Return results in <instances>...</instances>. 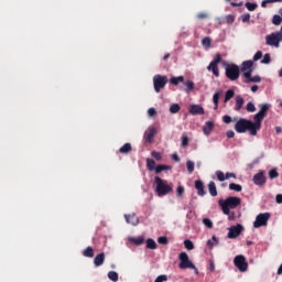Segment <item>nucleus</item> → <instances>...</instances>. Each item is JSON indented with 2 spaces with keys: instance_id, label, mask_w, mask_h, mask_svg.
Returning <instances> with one entry per match:
<instances>
[{
  "instance_id": "41",
  "label": "nucleus",
  "mask_w": 282,
  "mask_h": 282,
  "mask_svg": "<svg viewBox=\"0 0 282 282\" xmlns=\"http://www.w3.org/2000/svg\"><path fill=\"white\" fill-rule=\"evenodd\" d=\"M269 177L270 180H276V177H279V171H276V167L269 171Z\"/></svg>"
},
{
  "instance_id": "3",
  "label": "nucleus",
  "mask_w": 282,
  "mask_h": 282,
  "mask_svg": "<svg viewBox=\"0 0 282 282\" xmlns=\"http://www.w3.org/2000/svg\"><path fill=\"white\" fill-rule=\"evenodd\" d=\"M224 215H230V209H235L241 206V199L237 196H229L226 199H220L218 202Z\"/></svg>"
},
{
  "instance_id": "37",
  "label": "nucleus",
  "mask_w": 282,
  "mask_h": 282,
  "mask_svg": "<svg viewBox=\"0 0 282 282\" xmlns=\"http://www.w3.org/2000/svg\"><path fill=\"white\" fill-rule=\"evenodd\" d=\"M131 151V143H126L119 149V153H129Z\"/></svg>"
},
{
  "instance_id": "39",
  "label": "nucleus",
  "mask_w": 282,
  "mask_h": 282,
  "mask_svg": "<svg viewBox=\"0 0 282 282\" xmlns=\"http://www.w3.org/2000/svg\"><path fill=\"white\" fill-rule=\"evenodd\" d=\"M180 109V104H172L170 106V113H178Z\"/></svg>"
},
{
  "instance_id": "10",
  "label": "nucleus",
  "mask_w": 282,
  "mask_h": 282,
  "mask_svg": "<svg viewBox=\"0 0 282 282\" xmlns=\"http://www.w3.org/2000/svg\"><path fill=\"white\" fill-rule=\"evenodd\" d=\"M271 214L270 213H262L256 217L253 221V228H261L263 226H268V221H270Z\"/></svg>"
},
{
  "instance_id": "29",
  "label": "nucleus",
  "mask_w": 282,
  "mask_h": 282,
  "mask_svg": "<svg viewBox=\"0 0 282 282\" xmlns=\"http://www.w3.org/2000/svg\"><path fill=\"white\" fill-rule=\"evenodd\" d=\"M229 191H235L236 193H241V191H243V187L239 184L230 183Z\"/></svg>"
},
{
  "instance_id": "43",
  "label": "nucleus",
  "mask_w": 282,
  "mask_h": 282,
  "mask_svg": "<svg viewBox=\"0 0 282 282\" xmlns=\"http://www.w3.org/2000/svg\"><path fill=\"white\" fill-rule=\"evenodd\" d=\"M261 63L263 65H270V63H272V59L270 57V53L264 54L263 58L261 59Z\"/></svg>"
},
{
  "instance_id": "46",
  "label": "nucleus",
  "mask_w": 282,
  "mask_h": 282,
  "mask_svg": "<svg viewBox=\"0 0 282 282\" xmlns=\"http://www.w3.org/2000/svg\"><path fill=\"white\" fill-rule=\"evenodd\" d=\"M245 83L250 84V83H261V76L256 75L251 77L249 80H245Z\"/></svg>"
},
{
  "instance_id": "30",
  "label": "nucleus",
  "mask_w": 282,
  "mask_h": 282,
  "mask_svg": "<svg viewBox=\"0 0 282 282\" xmlns=\"http://www.w3.org/2000/svg\"><path fill=\"white\" fill-rule=\"evenodd\" d=\"M219 96H220V93L219 91H216L213 96V102H214V109L217 110L219 109Z\"/></svg>"
},
{
  "instance_id": "13",
  "label": "nucleus",
  "mask_w": 282,
  "mask_h": 282,
  "mask_svg": "<svg viewBox=\"0 0 282 282\" xmlns=\"http://www.w3.org/2000/svg\"><path fill=\"white\" fill-rule=\"evenodd\" d=\"M253 184H256V186H264L267 178H265V173H263V171L258 172L257 174L253 175Z\"/></svg>"
},
{
  "instance_id": "5",
  "label": "nucleus",
  "mask_w": 282,
  "mask_h": 282,
  "mask_svg": "<svg viewBox=\"0 0 282 282\" xmlns=\"http://www.w3.org/2000/svg\"><path fill=\"white\" fill-rule=\"evenodd\" d=\"M178 268L181 270H194L195 274H199V270H197V267H195V263H193V261H191V259L188 258V253L186 252H181L178 256Z\"/></svg>"
},
{
  "instance_id": "49",
  "label": "nucleus",
  "mask_w": 282,
  "mask_h": 282,
  "mask_svg": "<svg viewBox=\"0 0 282 282\" xmlns=\"http://www.w3.org/2000/svg\"><path fill=\"white\" fill-rule=\"evenodd\" d=\"M226 23L228 25H232L235 23V15H232V14L226 15Z\"/></svg>"
},
{
  "instance_id": "35",
  "label": "nucleus",
  "mask_w": 282,
  "mask_h": 282,
  "mask_svg": "<svg viewBox=\"0 0 282 282\" xmlns=\"http://www.w3.org/2000/svg\"><path fill=\"white\" fill-rule=\"evenodd\" d=\"M231 98H235V90L229 89L225 94V102H228Z\"/></svg>"
},
{
  "instance_id": "59",
  "label": "nucleus",
  "mask_w": 282,
  "mask_h": 282,
  "mask_svg": "<svg viewBox=\"0 0 282 282\" xmlns=\"http://www.w3.org/2000/svg\"><path fill=\"white\" fill-rule=\"evenodd\" d=\"M230 177H234V180H236L237 178V174L227 172L225 174V180H230Z\"/></svg>"
},
{
  "instance_id": "8",
  "label": "nucleus",
  "mask_w": 282,
  "mask_h": 282,
  "mask_svg": "<svg viewBox=\"0 0 282 282\" xmlns=\"http://www.w3.org/2000/svg\"><path fill=\"white\" fill-rule=\"evenodd\" d=\"M169 83V77L162 75H154L153 77V87L156 94H160L166 84Z\"/></svg>"
},
{
  "instance_id": "14",
  "label": "nucleus",
  "mask_w": 282,
  "mask_h": 282,
  "mask_svg": "<svg viewBox=\"0 0 282 282\" xmlns=\"http://www.w3.org/2000/svg\"><path fill=\"white\" fill-rule=\"evenodd\" d=\"M155 133H158V131L155 130L154 127H149L144 134H143V140L144 142L151 143L153 142V138H155Z\"/></svg>"
},
{
  "instance_id": "63",
  "label": "nucleus",
  "mask_w": 282,
  "mask_h": 282,
  "mask_svg": "<svg viewBox=\"0 0 282 282\" xmlns=\"http://www.w3.org/2000/svg\"><path fill=\"white\" fill-rule=\"evenodd\" d=\"M275 202H276V204H281L282 203V194H278L275 196Z\"/></svg>"
},
{
  "instance_id": "54",
  "label": "nucleus",
  "mask_w": 282,
  "mask_h": 282,
  "mask_svg": "<svg viewBox=\"0 0 282 282\" xmlns=\"http://www.w3.org/2000/svg\"><path fill=\"white\" fill-rule=\"evenodd\" d=\"M164 281H169V276H166V274H162V275H159L154 282H164Z\"/></svg>"
},
{
  "instance_id": "61",
  "label": "nucleus",
  "mask_w": 282,
  "mask_h": 282,
  "mask_svg": "<svg viewBox=\"0 0 282 282\" xmlns=\"http://www.w3.org/2000/svg\"><path fill=\"white\" fill-rule=\"evenodd\" d=\"M225 215H228L229 221H234V219H235V212L230 213V209H229V214H225Z\"/></svg>"
},
{
  "instance_id": "62",
  "label": "nucleus",
  "mask_w": 282,
  "mask_h": 282,
  "mask_svg": "<svg viewBox=\"0 0 282 282\" xmlns=\"http://www.w3.org/2000/svg\"><path fill=\"white\" fill-rule=\"evenodd\" d=\"M226 135H227V138H235V131L228 130V131L226 132Z\"/></svg>"
},
{
  "instance_id": "58",
  "label": "nucleus",
  "mask_w": 282,
  "mask_h": 282,
  "mask_svg": "<svg viewBox=\"0 0 282 282\" xmlns=\"http://www.w3.org/2000/svg\"><path fill=\"white\" fill-rule=\"evenodd\" d=\"M155 113H158V111L155 110V108H149L148 109V116L150 118H153V116H155Z\"/></svg>"
},
{
  "instance_id": "47",
  "label": "nucleus",
  "mask_w": 282,
  "mask_h": 282,
  "mask_svg": "<svg viewBox=\"0 0 282 282\" xmlns=\"http://www.w3.org/2000/svg\"><path fill=\"white\" fill-rule=\"evenodd\" d=\"M242 76L246 78L245 80H250L252 78V68L249 70H243Z\"/></svg>"
},
{
  "instance_id": "56",
  "label": "nucleus",
  "mask_w": 282,
  "mask_h": 282,
  "mask_svg": "<svg viewBox=\"0 0 282 282\" xmlns=\"http://www.w3.org/2000/svg\"><path fill=\"white\" fill-rule=\"evenodd\" d=\"M176 195H177V197H182V195H184V186L180 185L176 188Z\"/></svg>"
},
{
  "instance_id": "60",
  "label": "nucleus",
  "mask_w": 282,
  "mask_h": 282,
  "mask_svg": "<svg viewBox=\"0 0 282 282\" xmlns=\"http://www.w3.org/2000/svg\"><path fill=\"white\" fill-rule=\"evenodd\" d=\"M209 271L215 272V261L214 260H209Z\"/></svg>"
},
{
  "instance_id": "25",
  "label": "nucleus",
  "mask_w": 282,
  "mask_h": 282,
  "mask_svg": "<svg viewBox=\"0 0 282 282\" xmlns=\"http://www.w3.org/2000/svg\"><path fill=\"white\" fill-rule=\"evenodd\" d=\"M145 243H147L148 250H156L158 249V243L155 242V240H153V238H148L145 240Z\"/></svg>"
},
{
  "instance_id": "45",
  "label": "nucleus",
  "mask_w": 282,
  "mask_h": 282,
  "mask_svg": "<svg viewBox=\"0 0 282 282\" xmlns=\"http://www.w3.org/2000/svg\"><path fill=\"white\" fill-rule=\"evenodd\" d=\"M216 177L218 182H226V174L221 171H216Z\"/></svg>"
},
{
  "instance_id": "7",
  "label": "nucleus",
  "mask_w": 282,
  "mask_h": 282,
  "mask_svg": "<svg viewBox=\"0 0 282 282\" xmlns=\"http://www.w3.org/2000/svg\"><path fill=\"white\" fill-rule=\"evenodd\" d=\"M280 43H282V25L280 31L265 35V44L270 47H280Z\"/></svg>"
},
{
  "instance_id": "1",
  "label": "nucleus",
  "mask_w": 282,
  "mask_h": 282,
  "mask_svg": "<svg viewBox=\"0 0 282 282\" xmlns=\"http://www.w3.org/2000/svg\"><path fill=\"white\" fill-rule=\"evenodd\" d=\"M235 131L237 133H246V131H249L250 135H257L259 128H257L254 121L240 118L235 124Z\"/></svg>"
},
{
  "instance_id": "44",
  "label": "nucleus",
  "mask_w": 282,
  "mask_h": 282,
  "mask_svg": "<svg viewBox=\"0 0 282 282\" xmlns=\"http://www.w3.org/2000/svg\"><path fill=\"white\" fill-rule=\"evenodd\" d=\"M184 246L186 250H195V245L188 239L184 240Z\"/></svg>"
},
{
  "instance_id": "38",
  "label": "nucleus",
  "mask_w": 282,
  "mask_h": 282,
  "mask_svg": "<svg viewBox=\"0 0 282 282\" xmlns=\"http://www.w3.org/2000/svg\"><path fill=\"white\" fill-rule=\"evenodd\" d=\"M108 279L110 281L117 282L118 281V272L116 271H109L108 272Z\"/></svg>"
},
{
  "instance_id": "20",
  "label": "nucleus",
  "mask_w": 282,
  "mask_h": 282,
  "mask_svg": "<svg viewBox=\"0 0 282 282\" xmlns=\"http://www.w3.org/2000/svg\"><path fill=\"white\" fill-rule=\"evenodd\" d=\"M128 241H130V243H133V246H142V243H144V236H139V237H129Z\"/></svg>"
},
{
  "instance_id": "12",
  "label": "nucleus",
  "mask_w": 282,
  "mask_h": 282,
  "mask_svg": "<svg viewBox=\"0 0 282 282\" xmlns=\"http://www.w3.org/2000/svg\"><path fill=\"white\" fill-rule=\"evenodd\" d=\"M229 232L227 235L228 239H237L239 235H241L243 230V225L237 224L236 226H231L228 228Z\"/></svg>"
},
{
  "instance_id": "40",
  "label": "nucleus",
  "mask_w": 282,
  "mask_h": 282,
  "mask_svg": "<svg viewBox=\"0 0 282 282\" xmlns=\"http://www.w3.org/2000/svg\"><path fill=\"white\" fill-rule=\"evenodd\" d=\"M273 25H281L282 23V17L279 14H274L272 18Z\"/></svg>"
},
{
  "instance_id": "16",
  "label": "nucleus",
  "mask_w": 282,
  "mask_h": 282,
  "mask_svg": "<svg viewBox=\"0 0 282 282\" xmlns=\"http://www.w3.org/2000/svg\"><path fill=\"white\" fill-rule=\"evenodd\" d=\"M194 186L197 191V195H199V197H204V195H206V189L204 187V182L202 180H197L194 183Z\"/></svg>"
},
{
  "instance_id": "15",
  "label": "nucleus",
  "mask_w": 282,
  "mask_h": 282,
  "mask_svg": "<svg viewBox=\"0 0 282 282\" xmlns=\"http://www.w3.org/2000/svg\"><path fill=\"white\" fill-rule=\"evenodd\" d=\"M124 219L127 224H130L131 226H138V224H140V218H138L135 213L124 214Z\"/></svg>"
},
{
  "instance_id": "9",
  "label": "nucleus",
  "mask_w": 282,
  "mask_h": 282,
  "mask_svg": "<svg viewBox=\"0 0 282 282\" xmlns=\"http://www.w3.org/2000/svg\"><path fill=\"white\" fill-rule=\"evenodd\" d=\"M219 63H221V54L217 53L215 58L207 66L208 72H213L216 78H219Z\"/></svg>"
},
{
  "instance_id": "52",
  "label": "nucleus",
  "mask_w": 282,
  "mask_h": 282,
  "mask_svg": "<svg viewBox=\"0 0 282 282\" xmlns=\"http://www.w3.org/2000/svg\"><path fill=\"white\" fill-rule=\"evenodd\" d=\"M203 47H210V37H204L202 40Z\"/></svg>"
},
{
  "instance_id": "23",
  "label": "nucleus",
  "mask_w": 282,
  "mask_h": 282,
  "mask_svg": "<svg viewBox=\"0 0 282 282\" xmlns=\"http://www.w3.org/2000/svg\"><path fill=\"white\" fill-rule=\"evenodd\" d=\"M208 192L212 197H217V185L215 184V182L210 181L208 183Z\"/></svg>"
},
{
  "instance_id": "2",
  "label": "nucleus",
  "mask_w": 282,
  "mask_h": 282,
  "mask_svg": "<svg viewBox=\"0 0 282 282\" xmlns=\"http://www.w3.org/2000/svg\"><path fill=\"white\" fill-rule=\"evenodd\" d=\"M154 191L158 197H166V195H171L173 191V183H169V181L161 178L160 176L154 177Z\"/></svg>"
},
{
  "instance_id": "6",
  "label": "nucleus",
  "mask_w": 282,
  "mask_h": 282,
  "mask_svg": "<svg viewBox=\"0 0 282 282\" xmlns=\"http://www.w3.org/2000/svg\"><path fill=\"white\" fill-rule=\"evenodd\" d=\"M223 65L225 67V76H227L229 80H239L240 68L237 64H229L228 62H225Z\"/></svg>"
},
{
  "instance_id": "55",
  "label": "nucleus",
  "mask_w": 282,
  "mask_h": 282,
  "mask_svg": "<svg viewBox=\"0 0 282 282\" xmlns=\"http://www.w3.org/2000/svg\"><path fill=\"white\" fill-rule=\"evenodd\" d=\"M223 122H225V124H230V122H232V117L225 115L223 117Z\"/></svg>"
},
{
  "instance_id": "51",
  "label": "nucleus",
  "mask_w": 282,
  "mask_h": 282,
  "mask_svg": "<svg viewBox=\"0 0 282 282\" xmlns=\"http://www.w3.org/2000/svg\"><path fill=\"white\" fill-rule=\"evenodd\" d=\"M151 155L158 162H161L162 160V154L160 152L153 151L151 152Z\"/></svg>"
},
{
  "instance_id": "32",
  "label": "nucleus",
  "mask_w": 282,
  "mask_h": 282,
  "mask_svg": "<svg viewBox=\"0 0 282 282\" xmlns=\"http://www.w3.org/2000/svg\"><path fill=\"white\" fill-rule=\"evenodd\" d=\"M147 169L148 171H155V161L153 159H147Z\"/></svg>"
},
{
  "instance_id": "24",
  "label": "nucleus",
  "mask_w": 282,
  "mask_h": 282,
  "mask_svg": "<svg viewBox=\"0 0 282 282\" xmlns=\"http://www.w3.org/2000/svg\"><path fill=\"white\" fill-rule=\"evenodd\" d=\"M183 85L185 86L184 91H186L187 94L195 89V83H193L192 80H184Z\"/></svg>"
},
{
  "instance_id": "19",
  "label": "nucleus",
  "mask_w": 282,
  "mask_h": 282,
  "mask_svg": "<svg viewBox=\"0 0 282 282\" xmlns=\"http://www.w3.org/2000/svg\"><path fill=\"white\" fill-rule=\"evenodd\" d=\"M104 263H105V252H101L95 257L94 265H96V268H100V265H102Z\"/></svg>"
},
{
  "instance_id": "27",
  "label": "nucleus",
  "mask_w": 282,
  "mask_h": 282,
  "mask_svg": "<svg viewBox=\"0 0 282 282\" xmlns=\"http://www.w3.org/2000/svg\"><path fill=\"white\" fill-rule=\"evenodd\" d=\"M245 7L247 10H249V12H254V10L259 8V4L257 2H246Z\"/></svg>"
},
{
  "instance_id": "57",
  "label": "nucleus",
  "mask_w": 282,
  "mask_h": 282,
  "mask_svg": "<svg viewBox=\"0 0 282 282\" xmlns=\"http://www.w3.org/2000/svg\"><path fill=\"white\" fill-rule=\"evenodd\" d=\"M181 140H182V147H183V148L188 147V137L183 135V137L181 138Z\"/></svg>"
},
{
  "instance_id": "11",
  "label": "nucleus",
  "mask_w": 282,
  "mask_h": 282,
  "mask_svg": "<svg viewBox=\"0 0 282 282\" xmlns=\"http://www.w3.org/2000/svg\"><path fill=\"white\" fill-rule=\"evenodd\" d=\"M234 264L238 268L239 272L248 271V262L246 261V257L243 254L236 256L234 258Z\"/></svg>"
},
{
  "instance_id": "36",
  "label": "nucleus",
  "mask_w": 282,
  "mask_h": 282,
  "mask_svg": "<svg viewBox=\"0 0 282 282\" xmlns=\"http://www.w3.org/2000/svg\"><path fill=\"white\" fill-rule=\"evenodd\" d=\"M246 109L249 113H254V111H257V107L254 106V104L252 101H249L247 104Z\"/></svg>"
},
{
  "instance_id": "26",
  "label": "nucleus",
  "mask_w": 282,
  "mask_h": 282,
  "mask_svg": "<svg viewBox=\"0 0 282 282\" xmlns=\"http://www.w3.org/2000/svg\"><path fill=\"white\" fill-rule=\"evenodd\" d=\"M171 165H164V164H160V165H156L155 167V173L156 175H160V173H162V171H171Z\"/></svg>"
},
{
  "instance_id": "21",
  "label": "nucleus",
  "mask_w": 282,
  "mask_h": 282,
  "mask_svg": "<svg viewBox=\"0 0 282 282\" xmlns=\"http://www.w3.org/2000/svg\"><path fill=\"white\" fill-rule=\"evenodd\" d=\"M252 65H254V62L252 59L245 61V62H242L240 69H241V72L250 70V69H252Z\"/></svg>"
},
{
  "instance_id": "4",
  "label": "nucleus",
  "mask_w": 282,
  "mask_h": 282,
  "mask_svg": "<svg viewBox=\"0 0 282 282\" xmlns=\"http://www.w3.org/2000/svg\"><path fill=\"white\" fill-rule=\"evenodd\" d=\"M270 107L272 105L270 104H260L259 105V111L253 116V123L256 124L258 131H261V122H263V119L265 116H268V111L270 110Z\"/></svg>"
},
{
  "instance_id": "34",
  "label": "nucleus",
  "mask_w": 282,
  "mask_h": 282,
  "mask_svg": "<svg viewBox=\"0 0 282 282\" xmlns=\"http://www.w3.org/2000/svg\"><path fill=\"white\" fill-rule=\"evenodd\" d=\"M186 169L189 174L193 173L195 171V162L191 160L186 161Z\"/></svg>"
},
{
  "instance_id": "18",
  "label": "nucleus",
  "mask_w": 282,
  "mask_h": 282,
  "mask_svg": "<svg viewBox=\"0 0 282 282\" xmlns=\"http://www.w3.org/2000/svg\"><path fill=\"white\" fill-rule=\"evenodd\" d=\"M213 129H215V123L213 121H207L203 127L204 135H210V133H213Z\"/></svg>"
},
{
  "instance_id": "42",
  "label": "nucleus",
  "mask_w": 282,
  "mask_h": 282,
  "mask_svg": "<svg viewBox=\"0 0 282 282\" xmlns=\"http://www.w3.org/2000/svg\"><path fill=\"white\" fill-rule=\"evenodd\" d=\"M158 243L161 246H169V238L166 236H161L158 238Z\"/></svg>"
},
{
  "instance_id": "33",
  "label": "nucleus",
  "mask_w": 282,
  "mask_h": 282,
  "mask_svg": "<svg viewBox=\"0 0 282 282\" xmlns=\"http://www.w3.org/2000/svg\"><path fill=\"white\" fill-rule=\"evenodd\" d=\"M84 257H88L89 259H91V257H94V248L91 247H87L84 251H83Z\"/></svg>"
},
{
  "instance_id": "64",
  "label": "nucleus",
  "mask_w": 282,
  "mask_h": 282,
  "mask_svg": "<svg viewBox=\"0 0 282 282\" xmlns=\"http://www.w3.org/2000/svg\"><path fill=\"white\" fill-rule=\"evenodd\" d=\"M172 160H174V162H180V155H177V153L172 154Z\"/></svg>"
},
{
  "instance_id": "28",
  "label": "nucleus",
  "mask_w": 282,
  "mask_h": 282,
  "mask_svg": "<svg viewBox=\"0 0 282 282\" xmlns=\"http://www.w3.org/2000/svg\"><path fill=\"white\" fill-rule=\"evenodd\" d=\"M170 83L171 85L177 86L180 83H184V76L171 77Z\"/></svg>"
},
{
  "instance_id": "48",
  "label": "nucleus",
  "mask_w": 282,
  "mask_h": 282,
  "mask_svg": "<svg viewBox=\"0 0 282 282\" xmlns=\"http://www.w3.org/2000/svg\"><path fill=\"white\" fill-rule=\"evenodd\" d=\"M203 224L206 228H213V220H210V218H204Z\"/></svg>"
},
{
  "instance_id": "50",
  "label": "nucleus",
  "mask_w": 282,
  "mask_h": 282,
  "mask_svg": "<svg viewBox=\"0 0 282 282\" xmlns=\"http://www.w3.org/2000/svg\"><path fill=\"white\" fill-rule=\"evenodd\" d=\"M262 57H263V52L258 51V52L253 55V63H257V61H261Z\"/></svg>"
},
{
  "instance_id": "17",
  "label": "nucleus",
  "mask_w": 282,
  "mask_h": 282,
  "mask_svg": "<svg viewBox=\"0 0 282 282\" xmlns=\"http://www.w3.org/2000/svg\"><path fill=\"white\" fill-rule=\"evenodd\" d=\"M189 113L192 116H204V107L200 105H192L189 107Z\"/></svg>"
},
{
  "instance_id": "22",
  "label": "nucleus",
  "mask_w": 282,
  "mask_h": 282,
  "mask_svg": "<svg viewBox=\"0 0 282 282\" xmlns=\"http://www.w3.org/2000/svg\"><path fill=\"white\" fill-rule=\"evenodd\" d=\"M243 102H246L243 97L237 96L236 97V105H235V108H234L235 111H241V107H243Z\"/></svg>"
},
{
  "instance_id": "53",
  "label": "nucleus",
  "mask_w": 282,
  "mask_h": 282,
  "mask_svg": "<svg viewBox=\"0 0 282 282\" xmlns=\"http://www.w3.org/2000/svg\"><path fill=\"white\" fill-rule=\"evenodd\" d=\"M240 19L242 23H250V13L242 14Z\"/></svg>"
},
{
  "instance_id": "31",
  "label": "nucleus",
  "mask_w": 282,
  "mask_h": 282,
  "mask_svg": "<svg viewBox=\"0 0 282 282\" xmlns=\"http://www.w3.org/2000/svg\"><path fill=\"white\" fill-rule=\"evenodd\" d=\"M219 243L217 236H213L212 239L207 240L208 248H215Z\"/></svg>"
}]
</instances>
